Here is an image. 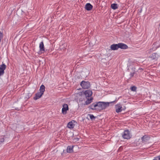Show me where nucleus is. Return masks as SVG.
<instances>
[{"mask_svg":"<svg viewBox=\"0 0 160 160\" xmlns=\"http://www.w3.org/2000/svg\"><path fill=\"white\" fill-rule=\"evenodd\" d=\"M118 45L119 48H120L121 49H126L128 48V46L126 44L123 43H119Z\"/></svg>","mask_w":160,"mask_h":160,"instance_id":"nucleus-7","label":"nucleus"},{"mask_svg":"<svg viewBox=\"0 0 160 160\" xmlns=\"http://www.w3.org/2000/svg\"><path fill=\"white\" fill-rule=\"evenodd\" d=\"M130 89L131 90V91L134 92L136 91V89H137V87L135 86H133L132 87L130 88Z\"/></svg>","mask_w":160,"mask_h":160,"instance_id":"nucleus-21","label":"nucleus"},{"mask_svg":"<svg viewBox=\"0 0 160 160\" xmlns=\"http://www.w3.org/2000/svg\"><path fill=\"white\" fill-rule=\"evenodd\" d=\"M122 109V106L120 103L117 104L115 106V110L117 113L121 112L122 110H123Z\"/></svg>","mask_w":160,"mask_h":160,"instance_id":"nucleus-5","label":"nucleus"},{"mask_svg":"<svg viewBox=\"0 0 160 160\" xmlns=\"http://www.w3.org/2000/svg\"><path fill=\"white\" fill-rule=\"evenodd\" d=\"M4 136H0V142H3L4 141Z\"/></svg>","mask_w":160,"mask_h":160,"instance_id":"nucleus-22","label":"nucleus"},{"mask_svg":"<svg viewBox=\"0 0 160 160\" xmlns=\"http://www.w3.org/2000/svg\"><path fill=\"white\" fill-rule=\"evenodd\" d=\"M156 43H155L153 44V45H154L156 44Z\"/></svg>","mask_w":160,"mask_h":160,"instance_id":"nucleus-29","label":"nucleus"},{"mask_svg":"<svg viewBox=\"0 0 160 160\" xmlns=\"http://www.w3.org/2000/svg\"><path fill=\"white\" fill-rule=\"evenodd\" d=\"M88 115L90 116V118L91 120H93L95 119V117L93 115H92L91 114H88Z\"/></svg>","mask_w":160,"mask_h":160,"instance_id":"nucleus-23","label":"nucleus"},{"mask_svg":"<svg viewBox=\"0 0 160 160\" xmlns=\"http://www.w3.org/2000/svg\"><path fill=\"white\" fill-rule=\"evenodd\" d=\"M115 100L110 102H95L96 110L99 111H101L105 109L107 107H108L109 106L110 103H115Z\"/></svg>","mask_w":160,"mask_h":160,"instance_id":"nucleus-1","label":"nucleus"},{"mask_svg":"<svg viewBox=\"0 0 160 160\" xmlns=\"http://www.w3.org/2000/svg\"><path fill=\"white\" fill-rule=\"evenodd\" d=\"M83 93L86 97H89L92 95V93L91 90H88L85 91Z\"/></svg>","mask_w":160,"mask_h":160,"instance_id":"nucleus-8","label":"nucleus"},{"mask_svg":"<svg viewBox=\"0 0 160 160\" xmlns=\"http://www.w3.org/2000/svg\"><path fill=\"white\" fill-rule=\"evenodd\" d=\"M43 94L41 92H38L35 94V96L33 98V99L36 100L40 98Z\"/></svg>","mask_w":160,"mask_h":160,"instance_id":"nucleus-11","label":"nucleus"},{"mask_svg":"<svg viewBox=\"0 0 160 160\" xmlns=\"http://www.w3.org/2000/svg\"><path fill=\"white\" fill-rule=\"evenodd\" d=\"M153 160H160V155L155 157Z\"/></svg>","mask_w":160,"mask_h":160,"instance_id":"nucleus-24","label":"nucleus"},{"mask_svg":"<svg viewBox=\"0 0 160 160\" xmlns=\"http://www.w3.org/2000/svg\"><path fill=\"white\" fill-rule=\"evenodd\" d=\"M68 127L70 128H72L74 126V124H73L72 121L69 122L67 125Z\"/></svg>","mask_w":160,"mask_h":160,"instance_id":"nucleus-16","label":"nucleus"},{"mask_svg":"<svg viewBox=\"0 0 160 160\" xmlns=\"http://www.w3.org/2000/svg\"><path fill=\"white\" fill-rule=\"evenodd\" d=\"M80 85L82 88L84 89H88L90 87V84L88 81H82L80 83Z\"/></svg>","mask_w":160,"mask_h":160,"instance_id":"nucleus-3","label":"nucleus"},{"mask_svg":"<svg viewBox=\"0 0 160 160\" xmlns=\"http://www.w3.org/2000/svg\"><path fill=\"white\" fill-rule=\"evenodd\" d=\"M135 74V72H131L130 73V78H132L133 77L134 74Z\"/></svg>","mask_w":160,"mask_h":160,"instance_id":"nucleus-25","label":"nucleus"},{"mask_svg":"<svg viewBox=\"0 0 160 160\" xmlns=\"http://www.w3.org/2000/svg\"><path fill=\"white\" fill-rule=\"evenodd\" d=\"M6 65L4 63L0 66V70L4 71V70L6 69Z\"/></svg>","mask_w":160,"mask_h":160,"instance_id":"nucleus-20","label":"nucleus"},{"mask_svg":"<svg viewBox=\"0 0 160 160\" xmlns=\"http://www.w3.org/2000/svg\"><path fill=\"white\" fill-rule=\"evenodd\" d=\"M160 47L159 46H157V47H156V49H157V48H159V47Z\"/></svg>","mask_w":160,"mask_h":160,"instance_id":"nucleus-27","label":"nucleus"},{"mask_svg":"<svg viewBox=\"0 0 160 160\" xmlns=\"http://www.w3.org/2000/svg\"><path fill=\"white\" fill-rule=\"evenodd\" d=\"M93 98L92 97L90 98H88L86 101L85 102V104L88 105L91 103L93 100Z\"/></svg>","mask_w":160,"mask_h":160,"instance_id":"nucleus-15","label":"nucleus"},{"mask_svg":"<svg viewBox=\"0 0 160 160\" xmlns=\"http://www.w3.org/2000/svg\"><path fill=\"white\" fill-rule=\"evenodd\" d=\"M95 102L92 103L88 107V108L92 110H96V107H95Z\"/></svg>","mask_w":160,"mask_h":160,"instance_id":"nucleus-19","label":"nucleus"},{"mask_svg":"<svg viewBox=\"0 0 160 160\" xmlns=\"http://www.w3.org/2000/svg\"><path fill=\"white\" fill-rule=\"evenodd\" d=\"M39 48L40 51L41 52V53H43L45 52V49L44 48L43 42H41L40 43Z\"/></svg>","mask_w":160,"mask_h":160,"instance_id":"nucleus-12","label":"nucleus"},{"mask_svg":"<svg viewBox=\"0 0 160 160\" xmlns=\"http://www.w3.org/2000/svg\"><path fill=\"white\" fill-rule=\"evenodd\" d=\"M122 137L124 139H129L131 138V135L128 130L124 131L122 134Z\"/></svg>","mask_w":160,"mask_h":160,"instance_id":"nucleus-2","label":"nucleus"},{"mask_svg":"<svg viewBox=\"0 0 160 160\" xmlns=\"http://www.w3.org/2000/svg\"><path fill=\"white\" fill-rule=\"evenodd\" d=\"M150 137L148 135H145L141 138L142 142H146L148 141L150 139Z\"/></svg>","mask_w":160,"mask_h":160,"instance_id":"nucleus-9","label":"nucleus"},{"mask_svg":"<svg viewBox=\"0 0 160 160\" xmlns=\"http://www.w3.org/2000/svg\"><path fill=\"white\" fill-rule=\"evenodd\" d=\"M62 112L64 115L66 114L67 111L69 110L68 105L67 104H64L62 105Z\"/></svg>","mask_w":160,"mask_h":160,"instance_id":"nucleus-4","label":"nucleus"},{"mask_svg":"<svg viewBox=\"0 0 160 160\" xmlns=\"http://www.w3.org/2000/svg\"><path fill=\"white\" fill-rule=\"evenodd\" d=\"M4 73V71L0 70V76L3 75Z\"/></svg>","mask_w":160,"mask_h":160,"instance_id":"nucleus-26","label":"nucleus"},{"mask_svg":"<svg viewBox=\"0 0 160 160\" xmlns=\"http://www.w3.org/2000/svg\"><path fill=\"white\" fill-rule=\"evenodd\" d=\"M111 7L113 10H115L118 8V5L117 4L113 3L111 4Z\"/></svg>","mask_w":160,"mask_h":160,"instance_id":"nucleus-17","label":"nucleus"},{"mask_svg":"<svg viewBox=\"0 0 160 160\" xmlns=\"http://www.w3.org/2000/svg\"><path fill=\"white\" fill-rule=\"evenodd\" d=\"M73 146H72V147L70 146H68L67 147V152L68 153H71L73 151Z\"/></svg>","mask_w":160,"mask_h":160,"instance_id":"nucleus-14","label":"nucleus"},{"mask_svg":"<svg viewBox=\"0 0 160 160\" xmlns=\"http://www.w3.org/2000/svg\"><path fill=\"white\" fill-rule=\"evenodd\" d=\"M159 57V55L157 53H154L149 56V58L152 60H157Z\"/></svg>","mask_w":160,"mask_h":160,"instance_id":"nucleus-6","label":"nucleus"},{"mask_svg":"<svg viewBox=\"0 0 160 160\" xmlns=\"http://www.w3.org/2000/svg\"><path fill=\"white\" fill-rule=\"evenodd\" d=\"M118 43V44H113L110 46L111 49L112 50H116L119 48Z\"/></svg>","mask_w":160,"mask_h":160,"instance_id":"nucleus-13","label":"nucleus"},{"mask_svg":"<svg viewBox=\"0 0 160 160\" xmlns=\"http://www.w3.org/2000/svg\"><path fill=\"white\" fill-rule=\"evenodd\" d=\"M142 9H141V10H140V11L139 12H142Z\"/></svg>","mask_w":160,"mask_h":160,"instance_id":"nucleus-28","label":"nucleus"},{"mask_svg":"<svg viewBox=\"0 0 160 160\" xmlns=\"http://www.w3.org/2000/svg\"><path fill=\"white\" fill-rule=\"evenodd\" d=\"M85 8L87 11H90L92 9L93 6L90 3H87L85 5Z\"/></svg>","mask_w":160,"mask_h":160,"instance_id":"nucleus-10","label":"nucleus"},{"mask_svg":"<svg viewBox=\"0 0 160 160\" xmlns=\"http://www.w3.org/2000/svg\"><path fill=\"white\" fill-rule=\"evenodd\" d=\"M40 92L44 93V92L45 91V87L43 85H42L40 87L39 89Z\"/></svg>","mask_w":160,"mask_h":160,"instance_id":"nucleus-18","label":"nucleus"}]
</instances>
